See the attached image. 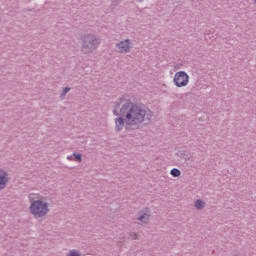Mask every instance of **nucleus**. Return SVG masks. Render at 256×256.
Returning a JSON list of instances; mask_svg holds the SVG:
<instances>
[{"label":"nucleus","instance_id":"nucleus-1","mask_svg":"<svg viewBox=\"0 0 256 256\" xmlns=\"http://www.w3.org/2000/svg\"><path fill=\"white\" fill-rule=\"evenodd\" d=\"M113 114L118 117L115 119L116 131H121L125 125L129 129L141 125L144 121H151V114L143 107L131 102L127 96L119 99L113 110Z\"/></svg>","mask_w":256,"mask_h":256},{"label":"nucleus","instance_id":"nucleus-2","mask_svg":"<svg viewBox=\"0 0 256 256\" xmlns=\"http://www.w3.org/2000/svg\"><path fill=\"white\" fill-rule=\"evenodd\" d=\"M49 213V204L42 198L34 200L33 202V215L34 217H45Z\"/></svg>","mask_w":256,"mask_h":256},{"label":"nucleus","instance_id":"nucleus-3","mask_svg":"<svg viewBox=\"0 0 256 256\" xmlns=\"http://www.w3.org/2000/svg\"><path fill=\"white\" fill-rule=\"evenodd\" d=\"M99 46V40L93 35H86L82 38V51L83 53H91Z\"/></svg>","mask_w":256,"mask_h":256},{"label":"nucleus","instance_id":"nucleus-4","mask_svg":"<svg viewBox=\"0 0 256 256\" xmlns=\"http://www.w3.org/2000/svg\"><path fill=\"white\" fill-rule=\"evenodd\" d=\"M173 83L177 87H187L189 85V74L185 71L176 72L173 78Z\"/></svg>","mask_w":256,"mask_h":256},{"label":"nucleus","instance_id":"nucleus-5","mask_svg":"<svg viewBox=\"0 0 256 256\" xmlns=\"http://www.w3.org/2000/svg\"><path fill=\"white\" fill-rule=\"evenodd\" d=\"M117 49L119 53H127V51L131 49V43L129 42V40L121 41L117 44Z\"/></svg>","mask_w":256,"mask_h":256},{"label":"nucleus","instance_id":"nucleus-6","mask_svg":"<svg viewBox=\"0 0 256 256\" xmlns=\"http://www.w3.org/2000/svg\"><path fill=\"white\" fill-rule=\"evenodd\" d=\"M7 183H9V177L7 173L3 170H0V190L5 189L7 187Z\"/></svg>","mask_w":256,"mask_h":256},{"label":"nucleus","instance_id":"nucleus-7","mask_svg":"<svg viewBox=\"0 0 256 256\" xmlns=\"http://www.w3.org/2000/svg\"><path fill=\"white\" fill-rule=\"evenodd\" d=\"M151 215L149 214V210L145 209L142 212H140V215L138 217V221H141V223H148Z\"/></svg>","mask_w":256,"mask_h":256},{"label":"nucleus","instance_id":"nucleus-8","mask_svg":"<svg viewBox=\"0 0 256 256\" xmlns=\"http://www.w3.org/2000/svg\"><path fill=\"white\" fill-rule=\"evenodd\" d=\"M170 175H172V177H180L181 176V171H179V169H177V168H173L170 171Z\"/></svg>","mask_w":256,"mask_h":256},{"label":"nucleus","instance_id":"nucleus-9","mask_svg":"<svg viewBox=\"0 0 256 256\" xmlns=\"http://www.w3.org/2000/svg\"><path fill=\"white\" fill-rule=\"evenodd\" d=\"M195 207L196 209H203V207H205V202H203L202 200H197L195 202Z\"/></svg>","mask_w":256,"mask_h":256},{"label":"nucleus","instance_id":"nucleus-10","mask_svg":"<svg viewBox=\"0 0 256 256\" xmlns=\"http://www.w3.org/2000/svg\"><path fill=\"white\" fill-rule=\"evenodd\" d=\"M67 256H81V253L77 250H71Z\"/></svg>","mask_w":256,"mask_h":256},{"label":"nucleus","instance_id":"nucleus-11","mask_svg":"<svg viewBox=\"0 0 256 256\" xmlns=\"http://www.w3.org/2000/svg\"><path fill=\"white\" fill-rule=\"evenodd\" d=\"M75 159H77L79 162H81V154L80 153H74L73 154Z\"/></svg>","mask_w":256,"mask_h":256},{"label":"nucleus","instance_id":"nucleus-12","mask_svg":"<svg viewBox=\"0 0 256 256\" xmlns=\"http://www.w3.org/2000/svg\"><path fill=\"white\" fill-rule=\"evenodd\" d=\"M69 91H71V88H69V87L64 88L63 95H67V93H69Z\"/></svg>","mask_w":256,"mask_h":256},{"label":"nucleus","instance_id":"nucleus-13","mask_svg":"<svg viewBox=\"0 0 256 256\" xmlns=\"http://www.w3.org/2000/svg\"><path fill=\"white\" fill-rule=\"evenodd\" d=\"M131 239H137V234H134V236L131 237Z\"/></svg>","mask_w":256,"mask_h":256},{"label":"nucleus","instance_id":"nucleus-14","mask_svg":"<svg viewBox=\"0 0 256 256\" xmlns=\"http://www.w3.org/2000/svg\"><path fill=\"white\" fill-rule=\"evenodd\" d=\"M30 209H33V203H31V205H30Z\"/></svg>","mask_w":256,"mask_h":256},{"label":"nucleus","instance_id":"nucleus-15","mask_svg":"<svg viewBox=\"0 0 256 256\" xmlns=\"http://www.w3.org/2000/svg\"><path fill=\"white\" fill-rule=\"evenodd\" d=\"M255 1V3H256V0H254Z\"/></svg>","mask_w":256,"mask_h":256}]
</instances>
